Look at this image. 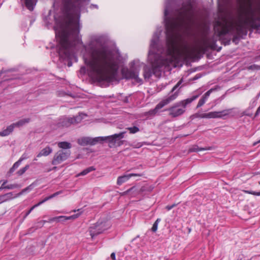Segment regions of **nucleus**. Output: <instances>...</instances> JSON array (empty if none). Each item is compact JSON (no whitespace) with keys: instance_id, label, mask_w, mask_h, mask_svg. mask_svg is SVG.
Masks as SVG:
<instances>
[{"instance_id":"dca6fc26","label":"nucleus","mask_w":260,"mask_h":260,"mask_svg":"<svg viewBox=\"0 0 260 260\" xmlns=\"http://www.w3.org/2000/svg\"><path fill=\"white\" fill-rule=\"evenodd\" d=\"M92 138L89 137H82L78 140V143L82 146L92 145Z\"/></svg>"},{"instance_id":"603ef678","label":"nucleus","mask_w":260,"mask_h":260,"mask_svg":"<svg viewBox=\"0 0 260 260\" xmlns=\"http://www.w3.org/2000/svg\"><path fill=\"white\" fill-rule=\"evenodd\" d=\"M199 78V77L196 76V77H194V80L198 79Z\"/></svg>"},{"instance_id":"7c9ffc66","label":"nucleus","mask_w":260,"mask_h":260,"mask_svg":"<svg viewBox=\"0 0 260 260\" xmlns=\"http://www.w3.org/2000/svg\"><path fill=\"white\" fill-rule=\"evenodd\" d=\"M29 168V166L28 165H26L24 168L20 169L17 172V174L18 176L22 175Z\"/></svg>"},{"instance_id":"3c124183","label":"nucleus","mask_w":260,"mask_h":260,"mask_svg":"<svg viewBox=\"0 0 260 260\" xmlns=\"http://www.w3.org/2000/svg\"><path fill=\"white\" fill-rule=\"evenodd\" d=\"M72 66V63H71V62H69V63H68V66H69V67H70V66Z\"/></svg>"},{"instance_id":"473e14b6","label":"nucleus","mask_w":260,"mask_h":260,"mask_svg":"<svg viewBox=\"0 0 260 260\" xmlns=\"http://www.w3.org/2000/svg\"><path fill=\"white\" fill-rule=\"evenodd\" d=\"M19 187V185L17 184H11L7 185L6 187L7 189H13Z\"/></svg>"},{"instance_id":"09e8293b","label":"nucleus","mask_w":260,"mask_h":260,"mask_svg":"<svg viewBox=\"0 0 260 260\" xmlns=\"http://www.w3.org/2000/svg\"><path fill=\"white\" fill-rule=\"evenodd\" d=\"M160 221V219L159 218H157L154 223H157V224H158V223Z\"/></svg>"},{"instance_id":"39448f33","label":"nucleus","mask_w":260,"mask_h":260,"mask_svg":"<svg viewBox=\"0 0 260 260\" xmlns=\"http://www.w3.org/2000/svg\"><path fill=\"white\" fill-rule=\"evenodd\" d=\"M182 82L183 79H182L173 87L167 96L163 99L155 106L154 109H151L149 111L144 113V116L146 117L147 118L150 119L154 117L159 112V110L165 106L167 105L172 101H174L178 96V92H174V91L181 84Z\"/></svg>"},{"instance_id":"9d476101","label":"nucleus","mask_w":260,"mask_h":260,"mask_svg":"<svg viewBox=\"0 0 260 260\" xmlns=\"http://www.w3.org/2000/svg\"><path fill=\"white\" fill-rule=\"evenodd\" d=\"M139 70L133 66L130 69H123L121 71L123 76L126 79H132L135 80L138 82H140L142 80L138 77Z\"/></svg>"},{"instance_id":"6e6552de","label":"nucleus","mask_w":260,"mask_h":260,"mask_svg":"<svg viewBox=\"0 0 260 260\" xmlns=\"http://www.w3.org/2000/svg\"><path fill=\"white\" fill-rule=\"evenodd\" d=\"M82 120V118L80 115L74 117H60L57 122L58 127H67L72 124H76L80 123Z\"/></svg>"},{"instance_id":"a878e982","label":"nucleus","mask_w":260,"mask_h":260,"mask_svg":"<svg viewBox=\"0 0 260 260\" xmlns=\"http://www.w3.org/2000/svg\"><path fill=\"white\" fill-rule=\"evenodd\" d=\"M207 148H200L197 145H193L188 150L189 152H198L202 150H207Z\"/></svg>"},{"instance_id":"4be33fe9","label":"nucleus","mask_w":260,"mask_h":260,"mask_svg":"<svg viewBox=\"0 0 260 260\" xmlns=\"http://www.w3.org/2000/svg\"><path fill=\"white\" fill-rule=\"evenodd\" d=\"M129 179V176L128 175V174H125L123 176H119L117 178V184L118 185H120Z\"/></svg>"},{"instance_id":"423d86ee","label":"nucleus","mask_w":260,"mask_h":260,"mask_svg":"<svg viewBox=\"0 0 260 260\" xmlns=\"http://www.w3.org/2000/svg\"><path fill=\"white\" fill-rule=\"evenodd\" d=\"M199 96L198 94L194 95L190 98L176 103L168 109L169 115L172 117H176L181 115L185 112L187 105L196 100Z\"/></svg>"},{"instance_id":"de8ad7c7","label":"nucleus","mask_w":260,"mask_h":260,"mask_svg":"<svg viewBox=\"0 0 260 260\" xmlns=\"http://www.w3.org/2000/svg\"><path fill=\"white\" fill-rule=\"evenodd\" d=\"M160 221V219L159 218H157L154 223H157V224H158V223Z\"/></svg>"},{"instance_id":"a18cd8bd","label":"nucleus","mask_w":260,"mask_h":260,"mask_svg":"<svg viewBox=\"0 0 260 260\" xmlns=\"http://www.w3.org/2000/svg\"><path fill=\"white\" fill-rule=\"evenodd\" d=\"M142 144H141L140 143H138V144L136 145L135 147H136V148H140V147H142Z\"/></svg>"},{"instance_id":"4468645a","label":"nucleus","mask_w":260,"mask_h":260,"mask_svg":"<svg viewBox=\"0 0 260 260\" xmlns=\"http://www.w3.org/2000/svg\"><path fill=\"white\" fill-rule=\"evenodd\" d=\"M38 0H20L22 5H24L29 11H32L36 5Z\"/></svg>"},{"instance_id":"37998d69","label":"nucleus","mask_w":260,"mask_h":260,"mask_svg":"<svg viewBox=\"0 0 260 260\" xmlns=\"http://www.w3.org/2000/svg\"><path fill=\"white\" fill-rule=\"evenodd\" d=\"M111 257L113 260H116V256L115 253L114 252L111 253Z\"/></svg>"},{"instance_id":"20e7f679","label":"nucleus","mask_w":260,"mask_h":260,"mask_svg":"<svg viewBox=\"0 0 260 260\" xmlns=\"http://www.w3.org/2000/svg\"><path fill=\"white\" fill-rule=\"evenodd\" d=\"M223 5L229 4L231 0H219ZM238 21L232 14H226L216 21L214 29L219 37L226 34L238 37L246 36L247 29H258L260 27V0H246L238 11Z\"/></svg>"},{"instance_id":"f03ea898","label":"nucleus","mask_w":260,"mask_h":260,"mask_svg":"<svg viewBox=\"0 0 260 260\" xmlns=\"http://www.w3.org/2000/svg\"><path fill=\"white\" fill-rule=\"evenodd\" d=\"M106 36H92L87 45L84 59L89 75L98 82L114 80L119 68V60L107 46Z\"/></svg>"},{"instance_id":"72a5a7b5","label":"nucleus","mask_w":260,"mask_h":260,"mask_svg":"<svg viewBox=\"0 0 260 260\" xmlns=\"http://www.w3.org/2000/svg\"><path fill=\"white\" fill-rule=\"evenodd\" d=\"M135 190H136V187L133 186L132 187L127 189L125 191H124L122 193H121V195L122 196L126 195V194H128L130 192H131L132 191H135Z\"/></svg>"},{"instance_id":"4c0bfd02","label":"nucleus","mask_w":260,"mask_h":260,"mask_svg":"<svg viewBox=\"0 0 260 260\" xmlns=\"http://www.w3.org/2000/svg\"><path fill=\"white\" fill-rule=\"evenodd\" d=\"M158 224L157 223H154L151 228V231L153 232H155L157 230Z\"/></svg>"},{"instance_id":"f8f14e48","label":"nucleus","mask_w":260,"mask_h":260,"mask_svg":"<svg viewBox=\"0 0 260 260\" xmlns=\"http://www.w3.org/2000/svg\"><path fill=\"white\" fill-rule=\"evenodd\" d=\"M125 132H121L119 134H115L111 136L104 137V141H107L109 143H115L117 139H122L124 138V135Z\"/></svg>"},{"instance_id":"49530a36","label":"nucleus","mask_w":260,"mask_h":260,"mask_svg":"<svg viewBox=\"0 0 260 260\" xmlns=\"http://www.w3.org/2000/svg\"><path fill=\"white\" fill-rule=\"evenodd\" d=\"M14 171H15V169H13V167H12V168L10 169V170H9V172H10V173H13Z\"/></svg>"},{"instance_id":"8fccbe9b","label":"nucleus","mask_w":260,"mask_h":260,"mask_svg":"<svg viewBox=\"0 0 260 260\" xmlns=\"http://www.w3.org/2000/svg\"><path fill=\"white\" fill-rule=\"evenodd\" d=\"M259 143H260V139L257 142H255L253 145H255L256 144H258Z\"/></svg>"},{"instance_id":"6e6d98bb","label":"nucleus","mask_w":260,"mask_h":260,"mask_svg":"<svg viewBox=\"0 0 260 260\" xmlns=\"http://www.w3.org/2000/svg\"><path fill=\"white\" fill-rule=\"evenodd\" d=\"M237 260H243L242 258L241 259H237Z\"/></svg>"},{"instance_id":"6ab92c4d","label":"nucleus","mask_w":260,"mask_h":260,"mask_svg":"<svg viewBox=\"0 0 260 260\" xmlns=\"http://www.w3.org/2000/svg\"><path fill=\"white\" fill-rule=\"evenodd\" d=\"M52 152V149L49 147L47 146L43 149L37 155V157H40L42 156H48Z\"/></svg>"},{"instance_id":"a19ab883","label":"nucleus","mask_w":260,"mask_h":260,"mask_svg":"<svg viewBox=\"0 0 260 260\" xmlns=\"http://www.w3.org/2000/svg\"><path fill=\"white\" fill-rule=\"evenodd\" d=\"M128 175L129 176V179L133 176H142V175L141 174H135V173H131L128 174Z\"/></svg>"},{"instance_id":"864d4df0","label":"nucleus","mask_w":260,"mask_h":260,"mask_svg":"<svg viewBox=\"0 0 260 260\" xmlns=\"http://www.w3.org/2000/svg\"><path fill=\"white\" fill-rule=\"evenodd\" d=\"M60 220H61L60 222H63V221H66V220H63V219H61Z\"/></svg>"},{"instance_id":"5fc2aeb1","label":"nucleus","mask_w":260,"mask_h":260,"mask_svg":"<svg viewBox=\"0 0 260 260\" xmlns=\"http://www.w3.org/2000/svg\"><path fill=\"white\" fill-rule=\"evenodd\" d=\"M257 195H258V196H260V192H258V193H257Z\"/></svg>"},{"instance_id":"f257e3e1","label":"nucleus","mask_w":260,"mask_h":260,"mask_svg":"<svg viewBox=\"0 0 260 260\" xmlns=\"http://www.w3.org/2000/svg\"><path fill=\"white\" fill-rule=\"evenodd\" d=\"M175 0H166L164 22L166 28L167 56L164 58L160 54L165 51L157 48L159 34L154 32L151 40L148 59L151 67L144 68L145 79H149L152 75L159 77L161 75V68L168 67L172 63L173 57L177 50L178 36L180 28L183 25L191 26L196 20V9L190 1H187L182 7L174 11L173 7Z\"/></svg>"},{"instance_id":"e433bc0d","label":"nucleus","mask_w":260,"mask_h":260,"mask_svg":"<svg viewBox=\"0 0 260 260\" xmlns=\"http://www.w3.org/2000/svg\"><path fill=\"white\" fill-rule=\"evenodd\" d=\"M21 163V162L18 160L17 161H16V162H15L14 164V165L12 166V167L13 168V169H14L15 170L16 169L18 168V167L20 166Z\"/></svg>"},{"instance_id":"a211bd4d","label":"nucleus","mask_w":260,"mask_h":260,"mask_svg":"<svg viewBox=\"0 0 260 260\" xmlns=\"http://www.w3.org/2000/svg\"><path fill=\"white\" fill-rule=\"evenodd\" d=\"M12 192H9L4 195L0 196V204L15 198Z\"/></svg>"},{"instance_id":"0eeeda50","label":"nucleus","mask_w":260,"mask_h":260,"mask_svg":"<svg viewBox=\"0 0 260 260\" xmlns=\"http://www.w3.org/2000/svg\"><path fill=\"white\" fill-rule=\"evenodd\" d=\"M110 226L107 221L100 219L96 223L91 224L89 226L88 232L91 238L93 239L95 237L108 230Z\"/></svg>"},{"instance_id":"aec40b11","label":"nucleus","mask_w":260,"mask_h":260,"mask_svg":"<svg viewBox=\"0 0 260 260\" xmlns=\"http://www.w3.org/2000/svg\"><path fill=\"white\" fill-rule=\"evenodd\" d=\"M29 121H30L29 118H24V119H21L15 123H13V124L14 126V128L15 127H20L23 126L25 124L28 123Z\"/></svg>"},{"instance_id":"c756f323","label":"nucleus","mask_w":260,"mask_h":260,"mask_svg":"<svg viewBox=\"0 0 260 260\" xmlns=\"http://www.w3.org/2000/svg\"><path fill=\"white\" fill-rule=\"evenodd\" d=\"M64 218H65L64 216H56V217H54L51 218L49 219L48 222H52L53 221L60 222L61 221L60 219H63V220H64Z\"/></svg>"},{"instance_id":"79ce46f5","label":"nucleus","mask_w":260,"mask_h":260,"mask_svg":"<svg viewBox=\"0 0 260 260\" xmlns=\"http://www.w3.org/2000/svg\"><path fill=\"white\" fill-rule=\"evenodd\" d=\"M259 114H260V106L257 108V110H256V111L255 112V117H256V116H258Z\"/></svg>"},{"instance_id":"f704fd0d","label":"nucleus","mask_w":260,"mask_h":260,"mask_svg":"<svg viewBox=\"0 0 260 260\" xmlns=\"http://www.w3.org/2000/svg\"><path fill=\"white\" fill-rule=\"evenodd\" d=\"M29 157L27 153H24L19 159V160L21 162L23 160L26 159Z\"/></svg>"},{"instance_id":"ddd939ff","label":"nucleus","mask_w":260,"mask_h":260,"mask_svg":"<svg viewBox=\"0 0 260 260\" xmlns=\"http://www.w3.org/2000/svg\"><path fill=\"white\" fill-rule=\"evenodd\" d=\"M215 90L214 88H211L207 91L202 97V98L199 100L197 106V108H199L202 107L204 104L206 103L208 98L209 97L210 94Z\"/></svg>"},{"instance_id":"1a4fd4ad","label":"nucleus","mask_w":260,"mask_h":260,"mask_svg":"<svg viewBox=\"0 0 260 260\" xmlns=\"http://www.w3.org/2000/svg\"><path fill=\"white\" fill-rule=\"evenodd\" d=\"M71 155L69 150H59L56 152L52 160L53 165H58L67 160Z\"/></svg>"},{"instance_id":"7ed1b4c3","label":"nucleus","mask_w":260,"mask_h":260,"mask_svg":"<svg viewBox=\"0 0 260 260\" xmlns=\"http://www.w3.org/2000/svg\"><path fill=\"white\" fill-rule=\"evenodd\" d=\"M61 1V14L58 18L55 17L56 24L60 27L56 34L59 37L58 53L61 57L70 59L74 55V46L81 42L79 36L80 8L83 2L89 0Z\"/></svg>"},{"instance_id":"bb28decb","label":"nucleus","mask_w":260,"mask_h":260,"mask_svg":"<svg viewBox=\"0 0 260 260\" xmlns=\"http://www.w3.org/2000/svg\"><path fill=\"white\" fill-rule=\"evenodd\" d=\"M32 188H33L32 184L29 185L27 187L23 189L19 193L16 194L15 196V197H18L20 196L23 194L24 193H25L27 191H29L30 190H31L32 189Z\"/></svg>"},{"instance_id":"412c9836","label":"nucleus","mask_w":260,"mask_h":260,"mask_svg":"<svg viewBox=\"0 0 260 260\" xmlns=\"http://www.w3.org/2000/svg\"><path fill=\"white\" fill-rule=\"evenodd\" d=\"M76 211H78L79 212L77 214H75L72 215L71 216H64V217H65L64 220L75 219L77 218L78 217H79L82 213V209H79L77 210H74L73 211V212H75Z\"/></svg>"},{"instance_id":"2f4dec72","label":"nucleus","mask_w":260,"mask_h":260,"mask_svg":"<svg viewBox=\"0 0 260 260\" xmlns=\"http://www.w3.org/2000/svg\"><path fill=\"white\" fill-rule=\"evenodd\" d=\"M61 193H62V191H57V192L54 193L53 194H52L47 197H46L43 200L45 201V202L47 201L48 200L51 199L56 197L57 196L61 194Z\"/></svg>"},{"instance_id":"58836bf2","label":"nucleus","mask_w":260,"mask_h":260,"mask_svg":"<svg viewBox=\"0 0 260 260\" xmlns=\"http://www.w3.org/2000/svg\"><path fill=\"white\" fill-rule=\"evenodd\" d=\"M177 206L176 204H173L172 205H168L166 207V209L168 211H169L173 209L174 207H176Z\"/></svg>"},{"instance_id":"2eb2a0df","label":"nucleus","mask_w":260,"mask_h":260,"mask_svg":"<svg viewBox=\"0 0 260 260\" xmlns=\"http://www.w3.org/2000/svg\"><path fill=\"white\" fill-rule=\"evenodd\" d=\"M187 56L190 58H192L196 56L197 53H199L198 49L195 47L187 48L185 50Z\"/></svg>"},{"instance_id":"c9c22d12","label":"nucleus","mask_w":260,"mask_h":260,"mask_svg":"<svg viewBox=\"0 0 260 260\" xmlns=\"http://www.w3.org/2000/svg\"><path fill=\"white\" fill-rule=\"evenodd\" d=\"M45 203V201H44L43 200L40 202H39L38 204L35 205L34 206H33L32 207H31L30 208V209H29V210L31 212L35 208L37 207L38 206L42 205L43 203Z\"/></svg>"},{"instance_id":"ea45409f","label":"nucleus","mask_w":260,"mask_h":260,"mask_svg":"<svg viewBox=\"0 0 260 260\" xmlns=\"http://www.w3.org/2000/svg\"><path fill=\"white\" fill-rule=\"evenodd\" d=\"M7 183V180H5L3 182V184H2L1 186L0 187V190H1L3 189H6L7 188V187H6L7 185H6Z\"/></svg>"},{"instance_id":"393cba45","label":"nucleus","mask_w":260,"mask_h":260,"mask_svg":"<svg viewBox=\"0 0 260 260\" xmlns=\"http://www.w3.org/2000/svg\"><path fill=\"white\" fill-rule=\"evenodd\" d=\"M95 170V169L94 167L92 166V167H88V168L85 169V170H84L83 171H82L81 172H80L78 175V176H84V175L87 174L88 173H89V172H90L92 171H94Z\"/></svg>"},{"instance_id":"cd10ccee","label":"nucleus","mask_w":260,"mask_h":260,"mask_svg":"<svg viewBox=\"0 0 260 260\" xmlns=\"http://www.w3.org/2000/svg\"><path fill=\"white\" fill-rule=\"evenodd\" d=\"M105 138H104V137H98L92 138V145H94L98 143H103L104 141Z\"/></svg>"},{"instance_id":"c03bdc74","label":"nucleus","mask_w":260,"mask_h":260,"mask_svg":"<svg viewBox=\"0 0 260 260\" xmlns=\"http://www.w3.org/2000/svg\"><path fill=\"white\" fill-rule=\"evenodd\" d=\"M31 213V211L29 210L28 211H27L26 212V213H25V215L24 217V218H26L30 213Z\"/></svg>"},{"instance_id":"5701e85b","label":"nucleus","mask_w":260,"mask_h":260,"mask_svg":"<svg viewBox=\"0 0 260 260\" xmlns=\"http://www.w3.org/2000/svg\"><path fill=\"white\" fill-rule=\"evenodd\" d=\"M58 146L62 149V150H67L71 148V143L68 142H60L58 143Z\"/></svg>"},{"instance_id":"b1692460","label":"nucleus","mask_w":260,"mask_h":260,"mask_svg":"<svg viewBox=\"0 0 260 260\" xmlns=\"http://www.w3.org/2000/svg\"><path fill=\"white\" fill-rule=\"evenodd\" d=\"M255 61H258L260 60V55L259 56H257L255 57L254 58ZM249 69L250 70H260V64H254L249 67Z\"/></svg>"},{"instance_id":"f3484780","label":"nucleus","mask_w":260,"mask_h":260,"mask_svg":"<svg viewBox=\"0 0 260 260\" xmlns=\"http://www.w3.org/2000/svg\"><path fill=\"white\" fill-rule=\"evenodd\" d=\"M14 128V126L13 123H12L11 124L7 126V127L6 129H4L1 132H0V136L6 137L9 136V135L12 133Z\"/></svg>"},{"instance_id":"c85d7f7f","label":"nucleus","mask_w":260,"mask_h":260,"mask_svg":"<svg viewBox=\"0 0 260 260\" xmlns=\"http://www.w3.org/2000/svg\"><path fill=\"white\" fill-rule=\"evenodd\" d=\"M126 129H127L131 134H136L140 131L139 128L136 126L128 127L126 128Z\"/></svg>"},{"instance_id":"9b49d317","label":"nucleus","mask_w":260,"mask_h":260,"mask_svg":"<svg viewBox=\"0 0 260 260\" xmlns=\"http://www.w3.org/2000/svg\"><path fill=\"white\" fill-rule=\"evenodd\" d=\"M231 112L230 109H225L221 111H213L207 113L199 114V117L201 118H222L229 115Z\"/></svg>"}]
</instances>
